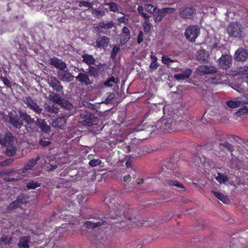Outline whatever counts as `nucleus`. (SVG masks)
I'll use <instances>...</instances> for the list:
<instances>
[{"instance_id": "nucleus-1", "label": "nucleus", "mask_w": 248, "mask_h": 248, "mask_svg": "<svg viewBox=\"0 0 248 248\" xmlns=\"http://www.w3.org/2000/svg\"><path fill=\"white\" fill-rule=\"evenodd\" d=\"M117 195L114 194L112 197H107L105 199V202L108 206L110 209L108 217L111 219H116L118 217H121L124 214V212L121 206L118 203L115 204Z\"/></svg>"}, {"instance_id": "nucleus-2", "label": "nucleus", "mask_w": 248, "mask_h": 248, "mask_svg": "<svg viewBox=\"0 0 248 248\" xmlns=\"http://www.w3.org/2000/svg\"><path fill=\"white\" fill-rule=\"evenodd\" d=\"M79 117L81 120L79 122L83 125L87 126L93 125L96 118L94 114L87 111L81 112Z\"/></svg>"}, {"instance_id": "nucleus-3", "label": "nucleus", "mask_w": 248, "mask_h": 248, "mask_svg": "<svg viewBox=\"0 0 248 248\" xmlns=\"http://www.w3.org/2000/svg\"><path fill=\"white\" fill-rule=\"evenodd\" d=\"M227 30L231 37L241 38L242 36L243 27L240 24L237 22L231 23Z\"/></svg>"}, {"instance_id": "nucleus-4", "label": "nucleus", "mask_w": 248, "mask_h": 248, "mask_svg": "<svg viewBox=\"0 0 248 248\" xmlns=\"http://www.w3.org/2000/svg\"><path fill=\"white\" fill-rule=\"evenodd\" d=\"M200 33V29L198 26L190 25L185 31V35L186 39L193 42H195Z\"/></svg>"}, {"instance_id": "nucleus-5", "label": "nucleus", "mask_w": 248, "mask_h": 248, "mask_svg": "<svg viewBox=\"0 0 248 248\" xmlns=\"http://www.w3.org/2000/svg\"><path fill=\"white\" fill-rule=\"evenodd\" d=\"M196 14V9L193 6L182 8L179 10V16L183 19H193Z\"/></svg>"}, {"instance_id": "nucleus-6", "label": "nucleus", "mask_w": 248, "mask_h": 248, "mask_svg": "<svg viewBox=\"0 0 248 248\" xmlns=\"http://www.w3.org/2000/svg\"><path fill=\"white\" fill-rule=\"evenodd\" d=\"M175 11V9L174 8H163L158 10L154 15V20L155 22H160L167 14L172 13Z\"/></svg>"}, {"instance_id": "nucleus-7", "label": "nucleus", "mask_w": 248, "mask_h": 248, "mask_svg": "<svg viewBox=\"0 0 248 248\" xmlns=\"http://www.w3.org/2000/svg\"><path fill=\"white\" fill-rule=\"evenodd\" d=\"M218 64L222 69H228L232 64V57L228 55H222L218 60Z\"/></svg>"}, {"instance_id": "nucleus-8", "label": "nucleus", "mask_w": 248, "mask_h": 248, "mask_svg": "<svg viewBox=\"0 0 248 248\" xmlns=\"http://www.w3.org/2000/svg\"><path fill=\"white\" fill-rule=\"evenodd\" d=\"M67 121V118L65 116L58 117L52 121L51 125L57 129L64 130Z\"/></svg>"}, {"instance_id": "nucleus-9", "label": "nucleus", "mask_w": 248, "mask_h": 248, "mask_svg": "<svg viewBox=\"0 0 248 248\" xmlns=\"http://www.w3.org/2000/svg\"><path fill=\"white\" fill-rule=\"evenodd\" d=\"M234 57L235 60L238 62H244L248 59V50L239 47L236 50Z\"/></svg>"}, {"instance_id": "nucleus-10", "label": "nucleus", "mask_w": 248, "mask_h": 248, "mask_svg": "<svg viewBox=\"0 0 248 248\" xmlns=\"http://www.w3.org/2000/svg\"><path fill=\"white\" fill-rule=\"evenodd\" d=\"M197 72L201 76L206 74H214L217 72V68L214 66H209L206 65H200L197 68Z\"/></svg>"}, {"instance_id": "nucleus-11", "label": "nucleus", "mask_w": 248, "mask_h": 248, "mask_svg": "<svg viewBox=\"0 0 248 248\" xmlns=\"http://www.w3.org/2000/svg\"><path fill=\"white\" fill-rule=\"evenodd\" d=\"M58 78L62 81L71 82L74 80V77L65 69L60 70L58 73Z\"/></svg>"}, {"instance_id": "nucleus-12", "label": "nucleus", "mask_w": 248, "mask_h": 248, "mask_svg": "<svg viewBox=\"0 0 248 248\" xmlns=\"http://www.w3.org/2000/svg\"><path fill=\"white\" fill-rule=\"evenodd\" d=\"M47 81L48 84L54 91L60 92L62 90V86L56 77H50L48 78Z\"/></svg>"}, {"instance_id": "nucleus-13", "label": "nucleus", "mask_w": 248, "mask_h": 248, "mask_svg": "<svg viewBox=\"0 0 248 248\" xmlns=\"http://www.w3.org/2000/svg\"><path fill=\"white\" fill-rule=\"evenodd\" d=\"M0 144L3 146L13 145L14 137L12 134L10 132L6 133L4 137L0 134Z\"/></svg>"}, {"instance_id": "nucleus-14", "label": "nucleus", "mask_w": 248, "mask_h": 248, "mask_svg": "<svg viewBox=\"0 0 248 248\" xmlns=\"http://www.w3.org/2000/svg\"><path fill=\"white\" fill-rule=\"evenodd\" d=\"M9 123L15 128L20 129L23 125V122L19 120L16 114L12 112L9 114Z\"/></svg>"}, {"instance_id": "nucleus-15", "label": "nucleus", "mask_w": 248, "mask_h": 248, "mask_svg": "<svg viewBox=\"0 0 248 248\" xmlns=\"http://www.w3.org/2000/svg\"><path fill=\"white\" fill-rule=\"evenodd\" d=\"M36 124L39 127L41 131L45 134V135H50V127L47 125L45 120L40 118L37 119Z\"/></svg>"}, {"instance_id": "nucleus-16", "label": "nucleus", "mask_w": 248, "mask_h": 248, "mask_svg": "<svg viewBox=\"0 0 248 248\" xmlns=\"http://www.w3.org/2000/svg\"><path fill=\"white\" fill-rule=\"evenodd\" d=\"M50 64L57 69H59L60 70L67 68L65 62L57 57H54L50 59Z\"/></svg>"}, {"instance_id": "nucleus-17", "label": "nucleus", "mask_w": 248, "mask_h": 248, "mask_svg": "<svg viewBox=\"0 0 248 248\" xmlns=\"http://www.w3.org/2000/svg\"><path fill=\"white\" fill-rule=\"evenodd\" d=\"M109 41V38L106 36L99 37L96 40V46L98 48H106L108 46Z\"/></svg>"}, {"instance_id": "nucleus-18", "label": "nucleus", "mask_w": 248, "mask_h": 248, "mask_svg": "<svg viewBox=\"0 0 248 248\" xmlns=\"http://www.w3.org/2000/svg\"><path fill=\"white\" fill-rule=\"evenodd\" d=\"M40 157L37 156L35 158H32L29 160L27 163L22 168V171L23 173H26L28 171L31 170L33 167L37 163L39 160Z\"/></svg>"}, {"instance_id": "nucleus-19", "label": "nucleus", "mask_w": 248, "mask_h": 248, "mask_svg": "<svg viewBox=\"0 0 248 248\" xmlns=\"http://www.w3.org/2000/svg\"><path fill=\"white\" fill-rule=\"evenodd\" d=\"M52 137V135H44L41 134L40 136V140L39 141V145L43 147L49 146L51 144L49 140L51 139Z\"/></svg>"}, {"instance_id": "nucleus-20", "label": "nucleus", "mask_w": 248, "mask_h": 248, "mask_svg": "<svg viewBox=\"0 0 248 248\" xmlns=\"http://www.w3.org/2000/svg\"><path fill=\"white\" fill-rule=\"evenodd\" d=\"M76 79L80 82L81 83L86 85H89L92 84V81L89 78V76L86 74L79 73L76 77Z\"/></svg>"}, {"instance_id": "nucleus-21", "label": "nucleus", "mask_w": 248, "mask_h": 248, "mask_svg": "<svg viewBox=\"0 0 248 248\" xmlns=\"http://www.w3.org/2000/svg\"><path fill=\"white\" fill-rule=\"evenodd\" d=\"M114 26V23L112 21H108L107 23L104 21H101L99 23L98 26L95 27V30L98 31L100 29L108 30L112 29Z\"/></svg>"}, {"instance_id": "nucleus-22", "label": "nucleus", "mask_w": 248, "mask_h": 248, "mask_svg": "<svg viewBox=\"0 0 248 248\" xmlns=\"http://www.w3.org/2000/svg\"><path fill=\"white\" fill-rule=\"evenodd\" d=\"M31 241V237L29 236H22L19 238L17 246L19 248H29V243Z\"/></svg>"}, {"instance_id": "nucleus-23", "label": "nucleus", "mask_w": 248, "mask_h": 248, "mask_svg": "<svg viewBox=\"0 0 248 248\" xmlns=\"http://www.w3.org/2000/svg\"><path fill=\"white\" fill-rule=\"evenodd\" d=\"M81 57L82 58V62L88 65L89 66L91 65H95L96 60L92 55L85 54L82 55Z\"/></svg>"}, {"instance_id": "nucleus-24", "label": "nucleus", "mask_w": 248, "mask_h": 248, "mask_svg": "<svg viewBox=\"0 0 248 248\" xmlns=\"http://www.w3.org/2000/svg\"><path fill=\"white\" fill-rule=\"evenodd\" d=\"M20 117L28 124H31L34 122L33 119L31 118V116L28 114L26 112H23L21 110L18 111Z\"/></svg>"}, {"instance_id": "nucleus-25", "label": "nucleus", "mask_w": 248, "mask_h": 248, "mask_svg": "<svg viewBox=\"0 0 248 248\" xmlns=\"http://www.w3.org/2000/svg\"><path fill=\"white\" fill-rule=\"evenodd\" d=\"M174 125L172 120H167L164 123L162 128L167 132L173 131L175 130Z\"/></svg>"}, {"instance_id": "nucleus-26", "label": "nucleus", "mask_w": 248, "mask_h": 248, "mask_svg": "<svg viewBox=\"0 0 248 248\" xmlns=\"http://www.w3.org/2000/svg\"><path fill=\"white\" fill-rule=\"evenodd\" d=\"M191 73L192 70L190 69H187L183 73L175 75L174 77L177 80H185L188 78L191 75Z\"/></svg>"}, {"instance_id": "nucleus-27", "label": "nucleus", "mask_w": 248, "mask_h": 248, "mask_svg": "<svg viewBox=\"0 0 248 248\" xmlns=\"http://www.w3.org/2000/svg\"><path fill=\"white\" fill-rule=\"evenodd\" d=\"M104 221L93 222L92 221H87L84 223V225L86 228L89 229H93L95 227L101 226L104 224Z\"/></svg>"}, {"instance_id": "nucleus-28", "label": "nucleus", "mask_w": 248, "mask_h": 248, "mask_svg": "<svg viewBox=\"0 0 248 248\" xmlns=\"http://www.w3.org/2000/svg\"><path fill=\"white\" fill-rule=\"evenodd\" d=\"M45 109L49 112L57 113L59 111V108L57 105L46 104Z\"/></svg>"}, {"instance_id": "nucleus-29", "label": "nucleus", "mask_w": 248, "mask_h": 248, "mask_svg": "<svg viewBox=\"0 0 248 248\" xmlns=\"http://www.w3.org/2000/svg\"><path fill=\"white\" fill-rule=\"evenodd\" d=\"M151 59V62L150 63L149 67L150 69L155 70L159 66V64L157 62V58L155 56L152 54L150 56Z\"/></svg>"}, {"instance_id": "nucleus-30", "label": "nucleus", "mask_w": 248, "mask_h": 248, "mask_svg": "<svg viewBox=\"0 0 248 248\" xmlns=\"http://www.w3.org/2000/svg\"><path fill=\"white\" fill-rule=\"evenodd\" d=\"M119 82V79L115 78L114 77L111 76L104 83V85L106 87H111L113 86V83L117 84Z\"/></svg>"}, {"instance_id": "nucleus-31", "label": "nucleus", "mask_w": 248, "mask_h": 248, "mask_svg": "<svg viewBox=\"0 0 248 248\" xmlns=\"http://www.w3.org/2000/svg\"><path fill=\"white\" fill-rule=\"evenodd\" d=\"M6 150L5 151V155L8 156H12L16 154V148L12 145L6 146Z\"/></svg>"}, {"instance_id": "nucleus-32", "label": "nucleus", "mask_w": 248, "mask_h": 248, "mask_svg": "<svg viewBox=\"0 0 248 248\" xmlns=\"http://www.w3.org/2000/svg\"><path fill=\"white\" fill-rule=\"evenodd\" d=\"M88 73L89 76H93L94 78H96L99 75L98 69L92 65L89 66Z\"/></svg>"}, {"instance_id": "nucleus-33", "label": "nucleus", "mask_w": 248, "mask_h": 248, "mask_svg": "<svg viewBox=\"0 0 248 248\" xmlns=\"http://www.w3.org/2000/svg\"><path fill=\"white\" fill-rule=\"evenodd\" d=\"M28 199L29 197L26 194H21L17 197L16 200L20 204H23L28 202Z\"/></svg>"}, {"instance_id": "nucleus-34", "label": "nucleus", "mask_w": 248, "mask_h": 248, "mask_svg": "<svg viewBox=\"0 0 248 248\" xmlns=\"http://www.w3.org/2000/svg\"><path fill=\"white\" fill-rule=\"evenodd\" d=\"M28 108L38 114L41 113L42 111V108H41L34 101L31 103Z\"/></svg>"}, {"instance_id": "nucleus-35", "label": "nucleus", "mask_w": 248, "mask_h": 248, "mask_svg": "<svg viewBox=\"0 0 248 248\" xmlns=\"http://www.w3.org/2000/svg\"><path fill=\"white\" fill-rule=\"evenodd\" d=\"M166 181L167 183L170 186H175L178 188L185 189V187L181 183L176 180L168 179Z\"/></svg>"}, {"instance_id": "nucleus-36", "label": "nucleus", "mask_w": 248, "mask_h": 248, "mask_svg": "<svg viewBox=\"0 0 248 248\" xmlns=\"http://www.w3.org/2000/svg\"><path fill=\"white\" fill-rule=\"evenodd\" d=\"M40 186V183L35 182L33 180H31L26 183V187L28 189H34Z\"/></svg>"}, {"instance_id": "nucleus-37", "label": "nucleus", "mask_w": 248, "mask_h": 248, "mask_svg": "<svg viewBox=\"0 0 248 248\" xmlns=\"http://www.w3.org/2000/svg\"><path fill=\"white\" fill-rule=\"evenodd\" d=\"M216 179L220 184L226 182L228 181V177L226 175L220 172L217 173V176L216 177Z\"/></svg>"}, {"instance_id": "nucleus-38", "label": "nucleus", "mask_w": 248, "mask_h": 248, "mask_svg": "<svg viewBox=\"0 0 248 248\" xmlns=\"http://www.w3.org/2000/svg\"><path fill=\"white\" fill-rule=\"evenodd\" d=\"M49 96L51 100L56 103H61L62 101V98L58 94L52 93H51Z\"/></svg>"}, {"instance_id": "nucleus-39", "label": "nucleus", "mask_w": 248, "mask_h": 248, "mask_svg": "<svg viewBox=\"0 0 248 248\" xmlns=\"http://www.w3.org/2000/svg\"><path fill=\"white\" fill-rule=\"evenodd\" d=\"M219 146H222L224 147L225 148H226L228 151H229L231 153H232L234 151V147L232 146V145L229 142L226 141L224 142H222V143H220L219 144Z\"/></svg>"}, {"instance_id": "nucleus-40", "label": "nucleus", "mask_w": 248, "mask_h": 248, "mask_svg": "<svg viewBox=\"0 0 248 248\" xmlns=\"http://www.w3.org/2000/svg\"><path fill=\"white\" fill-rule=\"evenodd\" d=\"M142 245L139 241H135L126 245V248H141Z\"/></svg>"}, {"instance_id": "nucleus-41", "label": "nucleus", "mask_w": 248, "mask_h": 248, "mask_svg": "<svg viewBox=\"0 0 248 248\" xmlns=\"http://www.w3.org/2000/svg\"><path fill=\"white\" fill-rule=\"evenodd\" d=\"M241 104L240 101H228L226 102V104L231 108H236L238 107Z\"/></svg>"}, {"instance_id": "nucleus-42", "label": "nucleus", "mask_w": 248, "mask_h": 248, "mask_svg": "<svg viewBox=\"0 0 248 248\" xmlns=\"http://www.w3.org/2000/svg\"><path fill=\"white\" fill-rule=\"evenodd\" d=\"M212 192L214 194V195L218 199L222 201L223 202L226 203V201L227 200V199L223 194L220 192H216L215 191H212Z\"/></svg>"}, {"instance_id": "nucleus-43", "label": "nucleus", "mask_w": 248, "mask_h": 248, "mask_svg": "<svg viewBox=\"0 0 248 248\" xmlns=\"http://www.w3.org/2000/svg\"><path fill=\"white\" fill-rule=\"evenodd\" d=\"M205 52L203 50H200L198 52L197 55V58L198 60L202 62H203L205 61Z\"/></svg>"}, {"instance_id": "nucleus-44", "label": "nucleus", "mask_w": 248, "mask_h": 248, "mask_svg": "<svg viewBox=\"0 0 248 248\" xmlns=\"http://www.w3.org/2000/svg\"><path fill=\"white\" fill-rule=\"evenodd\" d=\"M20 205V204L18 202L17 200L11 203L7 207V210L8 211H12L17 207H18Z\"/></svg>"}, {"instance_id": "nucleus-45", "label": "nucleus", "mask_w": 248, "mask_h": 248, "mask_svg": "<svg viewBox=\"0 0 248 248\" xmlns=\"http://www.w3.org/2000/svg\"><path fill=\"white\" fill-rule=\"evenodd\" d=\"M142 28L145 33H148L151 30V24L149 23V21L145 20L142 24Z\"/></svg>"}, {"instance_id": "nucleus-46", "label": "nucleus", "mask_w": 248, "mask_h": 248, "mask_svg": "<svg viewBox=\"0 0 248 248\" xmlns=\"http://www.w3.org/2000/svg\"><path fill=\"white\" fill-rule=\"evenodd\" d=\"M106 4L109 6V9L110 11H112L113 12H118V11L119 10V7L116 3L112 2L107 3Z\"/></svg>"}, {"instance_id": "nucleus-47", "label": "nucleus", "mask_w": 248, "mask_h": 248, "mask_svg": "<svg viewBox=\"0 0 248 248\" xmlns=\"http://www.w3.org/2000/svg\"><path fill=\"white\" fill-rule=\"evenodd\" d=\"M144 8L146 11L150 13H155L156 10V7L152 4H146L145 5Z\"/></svg>"}, {"instance_id": "nucleus-48", "label": "nucleus", "mask_w": 248, "mask_h": 248, "mask_svg": "<svg viewBox=\"0 0 248 248\" xmlns=\"http://www.w3.org/2000/svg\"><path fill=\"white\" fill-rule=\"evenodd\" d=\"M247 114H248V108L245 107L236 112L235 115L236 116H241Z\"/></svg>"}, {"instance_id": "nucleus-49", "label": "nucleus", "mask_w": 248, "mask_h": 248, "mask_svg": "<svg viewBox=\"0 0 248 248\" xmlns=\"http://www.w3.org/2000/svg\"><path fill=\"white\" fill-rule=\"evenodd\" d=\"M93 5V2H90L88 1L81 0L79 2L78 6L79 7L85 6L87 7L88 8H92Z\"/></svg>"}, {"instance_id": "nucleus-50", "label": "nucleus", "mask_w": 248, "mask_h": 248, "mask_svg": "<svg viewBox=\"0 0 248 248\" xmlns=\"http://www.w3.org/2000/svg\"><path fill=\"white\" fill-rule=\"evenodd\" d=\"M175 62V60H171L168 56L166 55H163L162 57V62L163 63L168 65L170 62Z\"/></svg>"}, {"instance_id": "nucleus-51", "label": "nucleus", "mask_w": 248, "mask_h": 248, "mask_svg": "<svg viewBox=\"0 0 248 248\" xmlns=\"http://www.w3.org/2000/svg\"><path fill=\"white\" fill-rule=\"evenodd\" d=\"M102 163V161L101 160L98 159H93L92 160H91L89 162V164L91 167H96L98 165H100Z\"/></svg>"}, {"instance_id": "nucleus-52", "label": "nucleus", "mask_w": 248, "mask_h": 248, "mask_svg": "<svg viewBox=\"0 0 248 248\" xmlns=\"http://www.w3.org/2000/svg\"><path fill=\"white\" fill-rule=\"evenodd\" d=\"M122 32L124 34V36H125L126 41H127L130 38V31L126 27H124L122 29Z\"/></svg>"}, {"instance_id": "nucleus-53", "label": "nucleus", "mask_w": 248, "mask_h": 248, "mask_svg": "<svg viewBox=\"0 0 248 248\" xmlns=\"http://www.w3.org/2000/svg\"><path fill=\"white\" fill-rule=\"evenodd\" d=\"M22 101L28 106V107H29L31 103L33 102V100L30 96L23 97Z\"/></svg>"}, {"instance_id": "nucleus-54", "label": "nucleus", "mask_w": 248, "mask_h": 248, "mask_svg": "<svg viewBox=\"0 0 248 248\" xmlns=\"http://www.w3.org/2000/svg\"><path fill=\"white\" fill-rule=\"evenodd\" d=\"M12 238L7 237L6 235H4L1 237V241L3 242V243L5 245H10L12 243Z\"/></svg>"}, {"instance_id": "nucleus-55", "label": "nucleus", "mask_w": 248, "mask_h": 248, "mask_svg": "<svg viewBox=\"0 0 248 248\" xmlns=\"http://www.w3.org/2000/svg\"><path fill=\"white\" fill-rule=\"evenodd\" d=\"M0 78L6 86L11 88V82L6 77H1Z\"/></svg>"}, {"instance_id": "nucleus-56", "label": "nucleus", "mask_w": 248, "mask_h": 248, "mask_svg": "<svg viewBox=\"0 0 248 248\" xmlns=\"http://www.w3.org/2000/svg\"><path fill=\"white\" fill-rule=\"evenodd\" d=\"M120 50L119 46H115L111 52V58H114L116 57L117 53Z\"/></svg>"}, {"instance_id": "nucleus-57", "label": "nucleus", "mask_w": 248, "mask_h": 248, "mask_svg": "<svg viewBox=\"0 0 248 248\" xmlns=\"http://www.w3.org/2000/svg\"><path fill=\"white\" fill-rule=\"evenodd\" d=\"M13 161H14L13 159H10H10H6L5 160H4V161H2L0 163V165L2 167L7 166H8L10 164H11L13 162Z\"/></svg>"}, {"instance_id": "nucleus-58", "label": "nucleus", "mask_w": 248, "mask_h": 248, "mask_svg": "<svg viewBox=\"0 0 248 248\" xmlns=\"http://www.w3.org/2000/svg\"><path fill=\"white\" fill-rule=\"evenodd\" d=\"M143 33L142 31H140L139 33L137 36V43L139 44H140L143 40Z\"/></svg>"}, {"instance_id": "nucleus-59", "label": "nucleus", "mask_w": 248, "mask_h": 248, "mask_svg": "<svg viewBox=\"0 0 248 248\" xmlns=\"http://www.w3.org/2000/svg\"><path fill=\"white\" fill-rule=\"evenodd\" d=\"M94 13L96 14L97 16H104L105 15V12L103 10L95 9L94 10Z\"/></svg>"}, {"instance_id": "nucleus-60", "label": "nucleus", "mask_w": 248, "mask_h": 248, "mask_svg": "<svg viewBox=\"0 0 248 248\" xmlns=\"http://www.w3.org/2000/svg\"><path fill=\"white\" fill-rule=\"evenodd\" d=\"M118 21L120 23H124L125 24L127 23L128 19L124 16L120 17L118 18Z\"/></svg>"}, {"instance_id": "nucleus-61", "label": "nucleus", "mask_w": 248, "mask_h": 248, "mask_svg": "<svg viewBox=\"0 0 248 248\" xmlns=\"http://www.w3.org/2000/svg\"><path fill=\"white\" fill-rule=\"evenodd\" d=\"M230 137L233 139L234 140H235L236 141L238 142H240V141H241L242 140L238 136H237L234 135H231L230 136Z\"/></svg>"}, {"instance_id": "nucleus-62", "label": "nucleus", "mask_w": 248, "mask_h": 248, "mask_svg": "<svg viewBox=\"0 0 248 248\" xmlns=\"http://www.w3.org/2000/svg\"><path fill=\"white\" fill-rule=\"evenodd\" d=\"M138 12L140 15L144 13V8L142 6H139L137 8Z\"/></svg>"}, {"instance_id": "nucleus-63", "label": "nucleus", "mask_w": 248, "mask_h": 248, "mask_svg": "<svg viewBox=\"0 0 248 248\" xmlns=\"http://www.w3.org/2000/svg\"><path fill=\"white\" fill-rule=\"evenodd\" d=\"M124 181L126 183L129 182L131 181V176L129 174L124 176Z\"/></svg>"}, {"instance_id": "nucleus-64", "label": "nucleus", "mask_w": 248, "mask_h": 248, "mask_svg": "<svg viewBox=\"0 0 248 248\" xmlns=\"http://www.w3.org/2000/svg\"><path fill=\"white\" fill-rule=\"evenodd\" d=\"M125 165L127 168L131 167L132 166V161L130 159H128L125 162Z\"/></svg>"}]
</instances>
